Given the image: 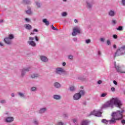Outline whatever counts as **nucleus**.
<instances>
[{
	"instance_id": "nucleus-1",
	"label": "nucleus",
	"mask_w": 125,
	"mask_h": 125,
	"mask_svg": "<svg viewBox=\"0 0 125 125\" xmlns=\"http://www.w3.org/2000/svg\"><path fill=\"white\" fill-rule=\"evenodd\" d=\"M114 105L117 108L122 109L123 103L118 98H112L110 101L107 102L102 106V109H106V108L110 107L111 109L114 108Z\"/></svg>"
},
{
	"instance_id": "nucleus-2",
	"label": "nucleus",
	"mask_w": 125,
	"mask_h": 125,
	"mask_svg": "<svg viewBox=\"0 0 125 125\" xmlns=\"http://www.w3.org/2000/svg\"><path fill=\"white\" fill-rule=\"evenodd\" d=\"M125 113V109H121V110H118L116 112H113L111 116L112 118L111 120H108L109 125H115L116 123V121L119 120H122L124 117L123 114Z\"/></svg>"
},
{
	"instance_id": "nucleus-3",
	"label": "nucleus",
	"mask_w": 125,
	"mask_h": 125,
	"mask_svg": "<svg viewBox=\"0 0 125 125\" xmlns=\"http://www.w3.org/2000/svg\"><path fill=\"white\" fill-rule=\"evenodd\" d=\"M121 55H125V47H121L118 49L115 53L114 57L121 56Z\"/></svg>"
},
{
	"instance_id": "nucleus-4",
	"label": "nucleus",
	"mask_w": 125,
	"mask_h": 125,
	"mask_svg": "<svg viewBox=\"0 0 125 125\" xmlns=\"http://www.w3.org/2000/svg\"><path fill=\"white\" fill-rule=\"evenodd\" d=\"M13 39H14V36L13 35V34H10L8 38H5L4 39V42L6 43V44L10 45V44L12 43L11 41H10V40H13Z\"/></svg>"
},
{
	"instance_id": "nucleus-5",
	"label": "nucleus",
	"mask_w": 125,
	"mask_h": 125,
	"mask_svg": "<svg viewBox=\"0 0 125 125\" xmlns=\"http://www.w3.org/2000/svg\"><path fill=\"white\" fill-rule=\"evenodd\" d=\"M91 115H93V116H95V117H101L102 115V112H101V110H94L90 112V114L89 115V116H91Z\"/></svg>"
},
{
	"instance_id": "nucleus-6",
	"label": "nucleus",
	"mask_w": 125,
	"mask_h": 125,
	"mask_svg": "<svg viewBox=\"0 0 125 125\" xmlns=\"http://www.w3.org/2000/svg\"><path fill=\"white\" fill-rule=\"evenodd\" d=\"M55 72L58 75H62L65 73V70L62 67H57L55 68Z\"/></svg>"
},
{
	"instance_id": "nucleus-7",
	"label": "nucleus",
	"mask_w": 125,
	"mask_h": 125,
	"mask_svg": "<svg viewBox=\"0 0 125 125\" xmlns=\"http://www.w3.org/2000/svg\"><path fill=\"white\" fill-rule=\"evenodd\" d=\"M114 67L118 73H120L121 74H125V71H123L122 70V68L120 66V65L116 64V62H114Z\"/></svg>"
},
{
	"instance_id": "nucleus-8",
	"label": "nucleus",
	"mask_w": 125,
	"mask_h": 125,
	"mask_svg": "<svg viewBox=\"0 0 125 125\" xmlns=\"http://www.w3.org/2000/svg\"><path fill=\"white\" fill-rule=\"evenodd\" d=\"M77 33L78 34H81V28H80V27H76L73 29V31L72 33V35L73 37H76V36H77Z\"/></svg>"
},
{
	"instance_id": "nucleus-9",
	"label": "nucleus",
	"mask_w": 125,
	"mask_h": 125,
	"mask_svg": "<svg viewBox=\"0 0 125 125\" xmlns=\"http://www.w3.org/2000/svg\"><path fill=\"white\" fill-rule=\"evenodd\" d=\"M29 71H31V67L28 66L27 67H25L23 69L21 70V77L23 78L24 76L26 74V72H29Z\"/></svg>"
},
{
	"instance_id": "nucleus-10",
	"label": "nucleus",
	"mask_w": 125,
	"mask_h": 125,
	"mask_svg": "<svg viewBox=\"0 0 125 125\" xmlns=\"http://www.w3.org/2000/svg\"><path fill=\"white\" fill-rule=\"evenodd\" d=\"M14 121V117H12L11 116L6 117L5 119V122H6V123H12Z\"/></svg>"
},
{
	"instance_id": "nucleus-11",
	"label": "nucleus",
	"mask_w": 125,
	"mask_h": 125,
	"mask_svg": "<svg viewBox=\"0 0 125 125\" xmlns=\"http://www.w3.org/2000/svg\"><path fill=\"white\" fill-rule=\"evenodd\" d=\"M81 94L78 93H75L73 96L74 100H79V99H81Z\"/></svg>"
},
{
	"instance_id": "nucleus-12",
	"label": "nucleus",
	"mask_w": 125,
	"mask_h": 125,
	"mask_svg": "<svg viewBox=\"0 0 125 125\" xmlns=\"http://www.w3.org/2000/svg\"><path fill=\"white\" fill-rule=\"evenodd\" d=\"M47 111V108L46 107H42L41 108L39 111V114H44L45 112Z\"/></svg>"
},
{
	"instance_id": "nucleus-13",
	"label": "nucleus",
	"mask_w": 125,
	"mask_h": 125,
	"mask_svg": "<svg viewBox=\"0 0 125 125\" xmlns=\"http://www.w3.org/2000/svg\"><path fill=\"white\" fill-rule=\"evenodd\" d=\"M40 59L42 62H44L45 63H46V62H48V59H47V58L45 56H41Z\"/></svg>"
},
{
	"instance_id": "nucleus-14",
	"label": "nucleus",
	"mask_w": 125,
	"mask_h": 125,
	"mask_svg": "<svg viewBox=\"0 0 125 125\" xmlns=\"http://www.w3.org/2000/svg\"><path fill=\"white\" fill-rule=\"evenodd\" d=\"M54 86L55 88H58V89H59V88H61L62 86L61 85V84H60V83L58 82H56L54 83Z\"/></svg>"
},
{
	"instance_id": "nucleus-15",
	"label": "nucleus",
	"mask_w": 125,
	"mask_h": 125,
	"mask_svg": "<svg viewBox=\"0 0 125 125\" xmlns=\"http://www.w3.org/2000/svg\"><path fill=\"white\" fill-rule=\"evenodd\" d=\"M53 98L55 100H60L61 99V96L60 95H54Z\"/></svg>"
},
{
	"instance_id": "nucleus-16",
	"label": "nucleus",
	"mask_w": 125,
	"mask_h": 125,
	"mask_svg": "<svg viewBox=\"0 0 125 125\" xmlns=\"http://www.w3.org/2000/svg\"><path fill=\"white\" fill-rule=\"evenodd\" d=\"M108 15L111 17H114L116 15V13L113 10H110L108 12Z\"/></svg>"
},
{
	"instance_id": "nucleus-17",
	"label": "nucleus",
	"mask_w": 125,
	"mask_h": 125,
	"mask_svg": "<svg viewBox=\"0 0 125 125\" xmlns=\"http://www.w3.org/2000/svg\"><path fill=\"white\" fill-rule=\"evenodd\" d=\"M22 3L23 4H31V0H23Z\"/></svg>"
},
{
	"instance_id": "nucleus-18",
	"label": "nucleus",
	"mask_w": 125,
	"mask_h": 125,
	"mask_svg": "<svg viewBox=\"0 0 125 125\" xmlns=\"http://www.w3.org/2000/svg\"><path fill=\"white\" fill-rule=\"evenodd\" d=\"M27 43L29 44V45H31V46H36V42L34 41H28Z\"/></svg>"
},
{
	"instance_id": "nucleus-19",
	"label": "nucleus",
	"mask_w": 125,
	"mask_h": 125,
	"mask_svg": "<svg viewBox=\"0 0 125 125\" xmlns=\"http://www.w3.org/2000/svg\"><path fill=\"white\" fill-rule=\"evenodd\" d=\"M86 6L88 9H91L92 8V3L88 1L86 2Z\"/></svg>"
},
{
	"instance_id": "nucleus-20",
	"label": "nucleus",
	"mask_w": 125,
	"mask_h": 125,
	"mask_svg": "<svg viewBox=\"0 0 125 125\" xmlns=\"http://www.w3.org/2000/svg\"><path fill=\"white\" fill-rule=\"evenodd\" d=\"M18 94L19 96L21 97V98H26V95H25L24 93H23L21 92H19L18 93Z\"/></svg>"
},
{
	"instance_id": "nucleus-21",
	"label": "nucleus",
	"mask_w": 125,
	"mask_h": 125,
	"mask_svg": "<svg viewBox=\"0 0 125 125\" xmlns=\"http://www.w3.org/2000/svg\"><path fill=\"white\" fill-rule=\"evenodd\" d=\"M24 27L26 30H31L32 29V25L29 24H26L24 25Z\"/></svg>"
},
{
	"instance_id": "nucleus-22",
	"label": "nucleus",
	"mask_w": 125,
	"mask_h": 125,
	"mask_svg": "<svg viewBox=\"0 0 125 125\" xmlns=\"http://www.w3.org/2000/svg\"><path fill=\"white\" fill-rule=\"evenodd\" d=\"M26 14L30 15L32 13V11L31 10V7H27V10L26 11Z\"/></svg>"
},
{
	"instance_id": "nucleus-23",
	"label": "nucleus",
	"mask_w": 125,
	"mask_h": 125,
	"mask_svg": "<svg viewBox=\"0 0 125 125\" xmlns=\"http://www.w3.org/2000/svg\"><path fill=\"white\" fill-rule=\"evenodd\" d=\"M42 22L45 24L46 26H48V25H49V21H47L46 19H43Z\"/></svg>"
},
{
	"instance_id": "nucleus-24",
	"label": "nucleus",
	"mask_w": 125,
	"mask_h": 125,
	"mask_svg": "<svg viewBox=\"0 0 125 125\" xmlns=\"http://www.w3.org/2000/svg\"><path fill=\"white\" fill-rule=\"evenodd\" d=\"M88 123L87 120H83L81 122V125H88Z\"/></svg>"
},
{
	"instance_id": "nucleus-25",
	"label": "nucleus",
	"mask_w": 125,
	"mask_h": 125,
	"mask_svg": "<svg viewBox=\"0 0 125 125\" xmlns=\"http://www.w3.org/2000/svg\"><path fill=\"white\" fill-rule=\"evenodd\" d=\"M40 76V75L38 74H32L31 76V78H32V79H35V78H38Z\"/></svg>"
},
{
	"instance_id": "nucleus-26",
	"label": "nucleus",
	"mask_w": 125,
	"mask_h": 125,
	"mask_svg": "<svg viewBox=\"0 0 125 125\" xmlns=\"http://www.w3.org/2000/svg\"><path fill=\"white\" fill-rule=\"evenodd\" d=\"M102 123H103V124H105V125H108V123H109V120H107L106 119H103L102 120Z\"/></svg>"
},
{
	"instance_id": "nucleus-27",
	"label": "nucleus",
	"mask_w": 125,
	"mask_h": 125,
	"mask_svg": "<svg viewBox=\"0 0 125 125\" xmlns=\"http://www.w3.org/2000/svg\"><path fill=\"white\" fill-rule=\"evenodd\" d=\"M33 123L35 125H39V121H38L37 119H34L33 120Z\"/></svg>"
},
{
	"instance_id": "nucleus-28",
	"label": "nucleus",
	"mask_w": 125,
	"mask_h": 125,
	"mask_svg": "<svg viewBox=\"0 0 125 125\" xmlns=\"http://www.w3.org/2000/svg\"><path fill=\"white\" fill-rule=\"evenodd\" d=\"M70 91H75L76 87L74 86H70L69 88Z\"/></svg>"
},
{
	"instance_id": "nucleus-29",
	"label": "nucleus",
	"mask_w": 125,
	"mask_h": 125,
	"mask_svg": "<svg viewBox=\"0 0 125 125\" xmlns=\"http://www.w3.org/2000/svg\"><path fill=\"white\" fill-rule=\"evenodd\" d=\"M78 93H79L81 95V97L83 96V95H84L85 92L84 90H81Z\"/></svg>"
},
{
	"instance_id": "nucleus-30",
	"label": "nucleus",
	"mask_w": 125,
	"mask_h": 125,
	"mask_svg": "<svg viewBox=\"0 0 125 125\" xmlns=\"http://www.w3.org/2000/svg\"><path fill=\"white\" fill-rule=\"evenodd\" d=\"M116 30H117V31H123V30H124V27L122 26H119L116 28Z\"/></svg>"
},
{
	"instance_id": "nucleus-31",
	"label": "nucleus",
	"mask_w": 125,
	"mask_h": 125,
	"mask_svg": "<svg viewBox=\"0 0 125 125\" xmlns=\"http://www.w3.org/2000/svg\"><path fill=\"white\" fill-rule=\"evenodd\" d=\"M31 91H37V87H32L30 89Z\"/></svg>"
},
{
	"instance_id": "nucleus-32",
	"label": "nucleus",
	"mask_w": 125,
	"mask_h": 125,
	"mask_svg": "<svg viewBox=\"0 0 125 125\" xmlns=\"http://www.w3.org/2000/svg\"><path fill=\"white\" fill-rule=\"evenodd\" d=\"M36 4L37 7H38V8H41V3H40L39 2H36Z\"/></svg>"
},
{
	"instance_id": "nucleus-33",
	"label": "nucleus",
	"mask_w": 125,
	"mask_h": 125,
	"mask_svg": "<svg viewBox=\"0 0 125 125\" xmlns=\"http://www.w3.org/2000/svg\"><path fill=\"white\" fill-rule=\"evenodd\" d=\"M62 15L63 17H65L67 16V13L66 12H62Z\"/></svg>"
},
{
	"instance_id": "nucleus-34",
	"label": "nucleus",
	"mask_w": 125,
	"mask_h": 125,
	"mask_svg": "<svg viewBox=\"0 0 125 125\" xmlns=\"http://www.w3.org/2000/svg\"><path fill=\"white\" fill-rule=\"evenodd\" d=\"M106 43L107 45H111V44H112V43L111 42V41L110 40H107L106 41Z\"/></svg>"
},
{
	"instance_id": "nucleus-35",
	"label": "nucleus",
	"mask_w": 125,
	"mask_h": 125,
	"mask_svg": "<svg viewBox=\"0 0 125 125\" xmlns=\"http://www.w3.org/2000/svg\"><path fill=\"white\" fill-rule=\"evenodd\" d=\"M68 117H69V115L67 113H64L63 114V118H68Z\"/></svg>"
},
{
	"instance_id": "nucleus-36",
	"label": "nucleus",
	"mask_w": 125,
	"mask_h": 125,
	"mask_svg": "<svg viewBox=\"0 0 125 125\" xmlns=\"http://www.w3.org/2000/svg\"><path fill=\"white\" fill-rule=\"evenodd\" d=\"M51 27L52 30H53L54 31H58V29L54 27V26H53V25H52Z\"/></svg>"
},
{
	"instance_id": "nucleus-37",
	"label": "nucleus",
	"mask_w": 125,
	"mask_h": 125,
	"mask_svg": "<svg viewBox=\"0 0 125 125\" xmlns=\"http://www.w3.org/2000/svg\"><path fill=\"white\" fill-rule=\"evenodd\" d=\"M72 122H73V123H74V124H75V123H78V119H76V118H74V119H72Z\"/></svg>"
},
{
	"instance_id": "nucleus-38",
	"label": "nucleus",
	"mask_w": 125,
	"mask_h": 125,
	"mask_svg": "<svg viewBox=\"0 0 125 125\" xmlns=\"http://www.w3.org/2000/svg\"><path fill=\"white\" fill-rule=\"evenodd\" d=\"M91 42V40H90V39H88V40H85V42L86 43H90V42Z\"/></svg>"
},
{
	"instance_id": "nucleus-39",
	"label": "nucleus",
	"mask_w": 125,
	"mask_h": 125,
	"mask_svg": "<svg viewBox=\"0 0 125 125\" xmlns=\"http://www.w3.org/2000/svg\"><path fill=\"white\" fill-rule=\"evenodd\" d=\"M34 39H35V38H33V37H30L29 38V41H31V42H34Z\"/></svg>"
},
{
	"instance_id": "nucleus-40",
	"label": "nucleus",
	"mask_w": 125,
	"mask_h": 125,
	"mask_svg": "<svg viewBox=\"0 0 125 125\" xmlns=\"http://www.w3.org/2000/svg\"><path fill=\"white\" fill-rule=\"evenodd\" d=\"M74 58V57L72 55H70L68 56V59H70V60H73Z\"/></svg>"
},
{
	"instance_id": "nucleus-41",
	"label": "nucleus",
	"mask_w": 125,
	"mask_h": 125,
	"mask_svg": "<svg viewBox=\"0 0 125 125\" xmlns=\"http://www.w3.org/2000/svg\"><path fill=\"white\" fill-rule=\"evenodd\" d=\"M107 95V93H103L101 94V97H105Z\"/></svg>"
},
{
	"instance_id": "nucleus-42",
	"label": "nucleus",
	"mask_w": 125,
	"mask_h": 125,
	"mask_svg": "<svg viewBox=\"0 0 125 125\" xmlns=\"http://www.w3.org/2000/svg\"><path fill=\"white\" fill-rule=\"evenodd\" d=\"M100 41L102 42H105V39L104 38H101L100 39Z\"/></svg>"
},
{
	"instance_id": "nucleus-43",
	"label": "nucleus",
	"mask_w": 125,
	"mask_h": 125,
	"mask_svg": "<svg viewBox=\"0 0 125 125\" xmlns=\"http://www.w3.org/2000/svg\"><path fill=\"white\" fill-rule=\"evenodd\" d=\"M25 20L26 22H31V20H30L29 18H25Z\"/></svg>"
},
{
	"instance_id": "nucleus-44",
	"label": "nucleus",
	"mask_w": 125,
	"mask_h": 125,
	"mask_svg": "<svg viewBox=\"0 0 125 125\" xmlns=\"http://www.w3.org/2000/svg\"><path fill=\"white\" fill-rule=\"evenodd\" d=\"M113 39H118V35L114 34L113 35Z\"/></svg>"
},
{
	"instance_id": "nucleus-45",
	"label": "nucleus",
	"mask_w": 125,
	"mask_h": 125,
	"mask_svg": "<svg viewBox=\"0 0 125 125\" xmlns=\"http://www.w3.org/2000/svg\"><path fill=\"white\" fill-rule=\"evenodd\" d=\"M111 90L113 92L116 91V88L114 87L111 88Z\"/></svg>"
},
{
	"instance_id": "nucleus-46",
	"label": "nucleus",
	"mask_w": 125,
	"mask_h": 125,
	"mask_svg": "<svg viewBox=\"0 0 125 125\" xmlns=\"http://www.w3.org/2000/svg\"><path fill=\"white\" fill-rule=\"evenodd\" d=\"M58 125H64V123L62 122H59L58 123Z\"/></svg>"
},
{
	"instance_id": "nucleus-47",
	"label": "nucleus",
	"mask_w": 125,
	"mask_h": 125,
	"mask_svg": "<svg viewBox=\"0 0 125 125\" xmlns=\"http://www.w3.org/2000/svg\"><path fill=\"white\" fill-rule=\"evenodd\" d=\"M0 103H2V104H5L6 101L5 100H2L0 101Z\"/></svg>"
},
{
	"instance_id": "nucleus-48",
	"label": "nucleus",
	"mask_w": 125,
	"mask_h": 125,
	"mask_svg": "<svg viewBox=\"0 0 125 125\" xmlns=\"http://www.w3.org/2000/svg\"><path fill=\"white\" fill-rule=\"evenodd\" d=\"M112 24H114V25H115V24H117V21H116L115 20H112Z\"/></svg>"
},
{
	"instance_id": "nucleus-49",
	"label": "nucleus",
	"mask_w": 125,
	"mask_h": 125,
	"mask_svg": "<svg viewBox=\"0 0 125 125\" xmlns=\"http://www.w3.org/2000/svg\"><path fill=\"white\" fill-rule=\"evenodd\" d=\"M122 3L123 5L125 6V0H122Z\"/></svg>"
},
{
	"instance_id": "nucleus-50",
	"label": "nucleus",
	"mask_w": 125,
	"mask_h": 125,
	"mask_svg": "<svg viewBox=\"0 0 125 125\" xmlns=\"http://www.w3.org/2000/svg\"><path fill=\"white\" fill-rule=\"evenodd\" d=\"M97 83L98 84H101V83H102V81L101 80H99L97 82Z\"/></svg>"
},
{
	"instance_id": "nucleus-51",
	"label": "nucleus",
	"mask_w": 125,
	"mask_h": 125,
	"mask_svg": "<svg viewBox=\"0 0 125 125\" xmlns=\"http://www.w3.org/2000/svg\"><path fill=\"white\" fill-rule=\"evenodd\" d=\"M113 83L115 84V85H118V82H117V81H116L115 80L113 81Z\"/></svg>"
},
{
	"instance_id": "nucleus-52",
	"label": "nucleus",
	"mask_w": 125,
	"mask_h": 125,
	"mask_svg": "<svg viewBox=\"0 0 125 125\" xmlns=\"http://www.w3.org/2000/svg\"><path fill=\"white\" fill-rule=\"evenodd\" d=\"M121 123H122V124H123V125H125V120H122V121H121Z\"/></svg>"
},
{
	"instance_id": "nucleus-53",
	"label": "nucleus",
	"mask_w": 125,
	"mask_h": 125,
	"mask_svg": "<svg viewBox=\"0 0 125 125\" xmlns=\"http://www.w3.org/2000/svg\"><path fill=\"white\" fill-rule=\"evenodd\" d=\"M73 41H74V42H76L78 41V39L77 38H74L73 39Z\"/></svg>"
},
{
	"instance_id": "nucleus-54",
	"label": "nucleus",
	"mask_w": 125,
	"mask_h": 125,
	"mask_svg": "<svg viewBox=\"0 0 125 125\" xmlns=\"http://www.w3.org/2000/svg\"><path fill=\"white\" fill-rule=\"evenodd\" d=\"M35 40H36V42H39V38H38L37 36H35Z\"/></svg>"
},
{
	"instance_id": "nucleus-55",
	"label": "nucleus",
	"mask_w": 125,
	"mask_h": 125,
	"mask_svg": "<svg viewBox=\"0 0 125 125\" xmlns=\"http://www.w3.org/2000/svg\"><path fill=\"white\" fill-rule=\"evenodd\" d=\"M0 46H4V45L3 43H2V42H0Z\"/></svg>"
},
{
	"instance_id": "nucleus-56",
	"label": "nucleus",
	"mask_w": 125,
	"mask_h": 125,
	"mask_svg": "<svg viewBox=\"0 0 125 125\" xmlns=\"http://www.w3.org/2000/svg\"><path fill=\"white\" fill-rule=\"evenodd\" d=\"M62 66H63V67H65V66H66V62H63L62 63Z\"/></svg>"
},
{
	"instance_id": "nucleus-57",
	"label": "nucleus",
	"mask_w": 125,
	"mask_h": 125,
	"mask_svg": "<svg viewBox=\"0 0 125 125\" xmlns=\"http://www.w3.org/2000/svg\"><path fill=\"white\" fill-rule=\"evenodd\" d=\"M33 32H39V30H38L37 29H34L33 30Z\"/></svg>"
},
{
	"instance_id": "nucleus-58",
	"label": "nucleus",
	"mask_w": 125,
	"mask_h": 125,
	"mask_svg": "<svg viewBox=\"0 0 125 125\" xmlns=\"http://www.w3.org/2000/svg\"><path fill=\"white\" fill-rule=\"evenodd\" d=\"M11 96H12V97H14L15 96V95L14 94V93H12L11 94Z\"/></svg>"
},
{
	"instance_id": "nucleus-59",
	"label": "nucleus",
	"mask_w": 125,
	"mask_h": 125,
	"mask_svg": "<svg viewBox=\"0 0 125 125\" xmlns=\"http://www.w3.org/2000/svg\"><path fill=\"white\" fill-rule=\"evenodd\" d=\"M98 55H101V52L100 51H98Z\"/></svg>"
},
{
	"instance_id": "nucleus-60",
	"label": "nucleus",
	"mask_w": 125,
	"mask_h": 125,
	"mask_svg": "<svg viewBox=\"0 0 125 125\" xmlns=\"http://www.w3.org/2000/svg\"><path fill=\"white\" fill-rule=\"evenodd\" d=\"M74 22H75V23H78V20L75 19L74 20Z\"/></svg>"
},
{
	"instance_id": "nucleus-61",
	"label": "nucleus",
	"mask_w": 125,
	"mask_h": 125,
	"mask_svg": "<svg viewBox=\"0 0 125 125\" xmlns=\"http://www.w3.org/2000/svg\"><path fill=\"white\" fill-rule=\"evenodd\" d=\"M83 105H86V102H83Z\"/></svg>"
},
{
	"instance_id": "nucleus-62",
	"label": "nucleus",
	"mask_w": 125,
	"mask_h": 125,
	"mask_svg": "<svg viewBox=\"0 0 125 125\" xmlns=\"http://www.w3.org/2000/svg\"><path fill=\"white\" fill-rule=\"evenodd\" d=\"M3 22V20H0V23Z\"/></svg>"
},
{
	"instance_id": "nucleus-63",
	"label": "nucleus",
	"mask_w": 125,
	"mask_h": 125,
	"mask_svg": "<svg viewBox=\"0 0 125 125\" xmlns=\"http://www.w3.org/2000/svg\"><path fill=\"white\" fill-rule=\"evenodd\" d=\"M113 47H117V45L116 44L113 45Z\"/></svg>"
},
{
	"instance_id": "nucleus-64",
	"label": "nucleus",
	"mask_w": 125,
	"mask_h": 125,
	"mask_svg": "<svg viewBox=\"0 0 125 125\" xmlns=\"http://www.w3.org/2000/svg\"><path fill=\"white\" fill-rule=\"evenodd\" d=\"M30 35H35V33L32 32V33H31Z\"/></svg>"
}]
</instances>
